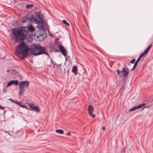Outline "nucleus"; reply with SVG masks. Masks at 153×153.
Wrapping results in <instances>:
<instances>
[{"mask_svg":"<svg viewBox=\"0 0 153 153\" xmlns=\"http://www.w3.org/2000/svg\"><path fill=\"white\" fill-rule=\"evenodd\" d=\"M61 65H62V64H60L58 65H57V66H61Z\"/></svg>","mask_w":153,"mask_h":153,"instance_id":"33","label":"nucleus"},{"mask_svg":"<svg viewBox=\"0 0 153 153\" xmlns=\"http://www.w3.org/2000/svg\"><path fill=\"white\" fill-rule=\"evenodd\" d=\"M146 107H145L144 108H143V109L144 108H145Z\"/></svg>","mask_w":153,"mask_h":153,"instance_id":"39","label":"nucleus"},{"mask_svg":"<svg viewBox=\"0 0 153 153\" xmlns=\"http://www.w3.org/2000/svg\"><path fill=\"white\" fill-rule=\"evenodd\" d=\"M71 132L68 131L65 134H71Z\"/></svg>","mask_w":153,"mask_h":153,"instance_id":"32","label":"nucleus"},{"mask_svg":"<svg viewBox=\"0 0 153 153\" xmlns=\"http://www.w3.org/2000/svg\"><path fill=\"white\" fill-rule=\"evenodd\" d=\"M140 60V58L139 59V58H138L137 59V60H136V61L134 63V65L133 67V68H132V69H131V71H133L135 68L136 67L137 64V63Z\"/></svg>","mask_w":153,"mask_h":153,"instance_id":"12","label":"nucleus"},{"mask_svg":"<svg viewBox=\"0 0 153 153\" xmlns=\"http://www.w3.org/2000/svg\"><path fill=\"white\" fill-rule=\"evenodd\" d=\"M116 71H117L118 75H119L121 72L120 71L119 69H117L116 70Z\"/></svg>","mask_w":153,"mask_h":153,"instance_id":"28","label":"nucleus"},{"mask_svg":"<svg viewBox=\"0 0 153 153\" xmlns=\"http://www.w3.org/2000/svg\"><path fill=\"white\" fill-rule=\"evenodd\" d=\"M30 53L34 56L45 54L49 57V54L46 52V50L39 44H32L30 48Z\"/></svg>","mask_w":153,"mask_h":153,"instance_id":"2","label":"nucleus"},{"mask_svg":"<svg viewBox=\"0 0 153 153\" xmlns=\"http://www.w3.org/2000/svg\"><path fill=\"white\" fill-rule=\"evenodd\" d=\"M146 104L144 103H143L141 104H139L137 106V107L138 108V109L141 108L143 107Z\"/></svg>","mask_w":153,"mask_h":153,"instance_id":"16","label":"nucleus"},{"mask_svg":"<svg viewBox=\"0 0 153 153\" xmlns=\"http://www.w3.org/2000/svg\"><path fill=\"white\" fill-rule=\"evenodd\" d=\"M21 107L23 108H27V106L25 105H22L21 106Z\"/></svg>","mask_w":153,"mask_h":153,"instance_id":"30","label":"nucleus"},{"mask_svg":"<svg viewBox=\"0 0 153 153\" xmlns=\"http://www.w3.org/2000/svg\"><path fill=\"white\" fill-rule=\"evenodd\" d=\"M29 105L30 108L32 109L33 110V109L34 107H35V106L32 103H30Z\"/></svg>","mask_w":153,"mask_h":153,"instance_id":"23","label":"nucleus"},{"mask_svg":"<svg viewBox=\"0 0 153 153\" xmlns=\"http://www.w3.org/2000/svg\"><path fill=\"white\" fill-rule=\"evenodd\" d=\"M60 137H62V136H60Z\"/></svg>","mask_w":153,"mask_h":153,"instance_id":"37","label":"nucleus"},{"mask_svg":"<svg viewBox=\"0 0 153 153\" xmlns=\"http://www.w3.org/2000/svg\"><path fill=\"white\" fill-rule=\"evenodd\" d=\"M33 6V4H27L26 6V7L27 9H29L32 7Z\"/></svg>","mask_w":153,"mask_h":153,"instance_id":"19","label":"nucleus"},{"mask_svg":"<svg viewBox=\"0 0 153 153\" xmlns=\"http://www.w3.org/2000/svg\"><path fill=\"white\" fill-rule=\"evenodd\" d=\"M33 110H35L37 112H39L40 109L38 106H35L34 107Z\"/></svg>","mask_w":153,"mask_h":153,"instance_id":"18","label":"nucleus"},{"mask_svg":"<svg viewBox=\"0 0 153 153\" xmlns=\"http://www.w3.org/2000/svg\"><path fill=\"white\" fill-rule=\"evenodd\" d=\"M125 148H124V149H123V152H124V151H125Z\"/></svg>","mask_w":153,"mask_h":153,"instance_id":"35","label":"nucleus"},{"mask_svg":"<svg viewBox=\"0 0 153 153\" xmlns=\"http://www.w3.org/2000/svg\"><path fill=\"white\" fill-rule=\"evenodd\" d=\"M9 69H8L7 71V72H9Z\"/></svg>","mask_w":153,"mask_h":153,"instance_id":"34","label":"nucleus"},{"mask_svg":"<svg viewBox=\"0 0 153 153\" xmlns=\"http://www.w3.org/2000/svg\"><path fill=\"white\" fill-rule=\"evenodd\" d=\"M138 108L137 107V106H134V107H133L132 108H131V109H130L129 110V112H131L132 111L135 110L136 109H137Z\"/></svg>","mask_w":153,"mask_h":153,"instance_id":"17","label":"nucleus"},{"mask_svg":"<svg viewBox=\"0 0 153 153\" xmlns=\"http://www.w3.org/2000/svg\"><path fill=\"white\" fill-rule=\"evenodd\" d=\"M16 103L18 104V105L20 106V107H21L22 105V104H23L22 102H18L17 101V102H16Z\"/></svg>","mask_w":153,"mask_h":153,"instance_id":"24","label":"nucleus"},{"mask_svg":"<svg viewBox=\"0 0 153 153\" xmlns=\"http://www.w3.org/2000/svg\"><path fill=\"white\" fill-rule=\"evenodd\" d=\"M9 100H10L11 102H13L15 103H16V102H17V100L16 101H14L13 100H12V99L10 98L9 99Z\"/></svg>","mask_w":153,"mask_h":153,"instance_id":"27","label":"nucleus"},{"mask_svg":"<svg viewBox=\"0 0 153 153\" xmlns=\"http://www.w3.org/2000/svg\"><path fill=\"white\" fill-rule=\"evenodd\" d=\"M123 70L121 72L124 73L123 75L124 77H126L128 76L129 74V69L126 66L124 65L122 68Z\"/></svg>","mask_w":153,"mask_h":153,"instance_id":"7","label":"nucleus"},{"mask_svg":"<svg viewBox=\"0 0 153 153\" xmlns=\"http://www.w3.org/2000/svg\"><path fill=\"white\" fill-rule=\"evenodd\" d=\"M6 112V111H4V114L5 112Z\"/></svg>","mask_w":153,"mask_h":153,"instance_id":"36","label":"nucleus"},{"mask_svg":"<svg viewBox=\"0 0 153 153\" xmlns=\"http://www.w3.org/2000/svg\"><path fill=\"white\" fill-rule=\"evenodd\" d=\"M58 46L59 49L58 50L54 48L53 50V51L55 52H59L60 51L63 55L66 56L67 54V51L65 48L62 45H59Z\"/></svg>","mask_w":153,"mask_h":153,"instance_id":"6","label":"nucleus"},{"mask_svg":"<svg viewBox=\"0 0 153 153\" xmlns=\"http://www.w3.org/2000/svg\"><path fill=\"white\" fill-rule=\"evenodd\" d=\"M34 15H27L26 16L22 17L21 19V21L22 23L30 22H34Z\"/></svg>","mask_w":153,"mask_h":153,"instance_id":"5","label":"nucleus"},{"mask_svg":"<svg viewBox=\"0 0 153 153\" xmlns=\"http://www.w3.org/2000/svg\"><path fill=\"white\" fill-rule=\"evenodd\" d=\"M62 22L67 26H69L70 25L68 23L66 20H62Z\"/></svg>","mask_w":153,"mask_h":153,"instance_id":"21","label":"nucleus"},{"mask_svg":"<svg viewBox=\"0 0 153 153\" xmlns=\"http://www.w3.org/2000/svg\"><path fill=\"white\" fill-rule=\"evenodd\" d=\"M55 131L56 133L60 134H63L64 133V131L60 129L56 130Z\"/></svg>","mask_w":153,"mask_h":153,"instance_id":"14","label":"nucleus"},{"mask_svg":"<svg viewBox=\"0 0 153 153\" xmlns=\"http://www.w3.org/2000/svg\"><path fill=\"white\" fill-rule=\"evenodd\" d=\"M88 112H93V107L91 105H89L88 107Z\"/></svg>","mask_w":153,"mask_h":153,"instance_id":"13","label":"nucleus"},{"mask_svg":"<svg viewBox=\"0 0 153 153\" xmlns=\"http://www.w3.org/2000/svg\"><path fill=\"white\" fill-rule=\"evenodd\" d=\"M15 50L16 54L21 55L23 59L26 57L28 55V47L23 41L16 47Z\"/></svg>","mask_w":153,"mask_h":153,"instance_id":"3","label":"nucleus"},{"mask_svg":"<svg viewBox=\"0 0 153 153\" xmlns=\"http://www.w3.org/2000/svg\"><path fill=\"white\" fill-rule=\"evenodd\" d=\"M102 129L103 130H105V127L103 126V127H102Z\"/></svg>","mask_w":153,"mask_h":153,"instance_id":"31","label":"nucleus"},{"mask_svg":"<svg viewBox=\"0 0 153 153\" xmlns=\"http://www.w3.org/2000/svg\"><path fill=\"white\" fill-rule=\"evenodd\" d=\"M34 14L36 17L35 19H42L43 18V15L40 12H35L34 13ZM34 19L35 18H34Z\"/></svg>","mask_w":153,"mask_h":153,"instance_id":"9","label":"nucleus"},{"mask_svg":"<svg viewBox=\"0 0 153 153\" xmlns=\"http://www.w3.org/2000/svg\"><path fill=\"white\" fill-rule=\"evenodd\" d=\"M77 67L76 65H74L72 68V72L74 73V74L75 75H77Z\"/></svg>","mask_w":153,"mask_h":153,"instance_id":"11","label":"nucleus"},{"mask_svg":"<svg viewBox=\"0 0 153 153\" xmlns=\"http://www.w3.org/2000/svg\"><path fill=\"white\" fill-rule=\"evenodd\" d=\"M11 73L12 74L16 75L17 73L15 70H13L12 71Z\"/></svg>","mask_w":153,"mask_h":153,"instance_id":"25","label":"nucleus"},{"mask_svg":"<svg viewBox=\"0 0 153 153\" xmlns=\"http://www.w3.org/2000/svg\"><path fill=\"white\" fill-rule=\"evenodd\" d=\"M18 81L17 80H10L8 82L7 85L6 86V87L7 88L9 86H11L13 84H15L16 85H17L18 84Z\"/></svg>","mask_w":153,"mask_h":153,"instance_id":"10","label":"nucleus"},{"mask_svg":"<svg viewBox=\"0 0 153 153\" xmlns=\"http://www.w3.org/2000/svg\"><path fill=\"white\" fill-rule=\"evenodd\" d=\"M66 135H70V134H66Z\"/></svg>","mask_w":153,"mask_h":153,"instance_id":"38","label":"nucleus"},{"mask_svg":"<svg viewBox=\"0 0 153 153\" xmlns=\"http://www.w3.org/2000/svg\"><path fill=\"white\" fill-rule=\"evenodd\" d=\"M89 115L92 117H95V115L93 113V112H88Z\"/></svg>","mask_w":153,"mask_h":153,"instance_id":"22","label":"nucleus"},{"mask_svg":"<svg viewBox=\"0 0 153 153\" xmlns=\"http://www.w3.org/2000/svg\"><path fill=\"white\" fill-rule=\"evenodd\" d=\"M146 53L144 51L142 53H141L140 54V56H139L138 57V58H139V59L140 58H140L143 57V56H144L145 54H146Z\"/></svg>","mask_w":153,"mask_h":153,"instance_id":"20","label":"nucleus"},{"mask_svg":"<svg viewBox=\"0 0 153 153\" xmlns=\"http://www.w3.org/2000/svg\"><path fill=\"white\" fill-rule=\"evenodd\" d=\"M34 22L38 24V27L40 29V30H42V29L44 26V24L43 21H40L37 19H34Z\"/></svg>","mask_w":153,"mask_h":153,"instance_id":"8","label":"nucleus"},{"mask_svg":"<svg viewBox=\"0 0 153 153\" xmlns=\"http://www.w3.org/2000/svg\"><path fill=\"white\" fill-rule=\"evenodd\" d=\"M5 107L1 106L0 105V109L1 110H4L5 109Z\"/></svg>","mask_w":153,"mask_h":153,"instance_id":"29","label":"nucleus"},{"mask_svg":"<svg viewBox=\"0 0 153 153\" xmlns=\"http://www.w3.org/2000/svg\"><path fill=\"white\" fill-rule=\"evenodd\" d=\"M135 61V59H133L130 61V63L131 64H133L134 63Z\"/></svg>","mask_w":153,"mask_h":153,"instance_id":"26","label":"nucleus"},{"mask_svg":"<svg viewBox=\"0 0 153 153\" xmlns=\"http://www.w3.org/2000/svg\"><path fill=\"white\" fill-rule=\"evenodd\" d=\"M35 29L31 25L29 26L20 27L19 28H14L11 30V33L15 37V42H18L25 38L32 39L33 35L37 41H41L45 38L46 34L45 30H39L34 34L33 33Z\"/></svg>","mask_w":153,"mask_h":153,"instance_id":"1","label":"nucleus"},{"mask_svg":"<svg viewBox=\"0 0 153 153\" xmlns=\"http://www.w3.org/2000/svg\"><path fill=\"white\" fill-rule=\"evenodd\" d=\"M29 82L27 80L20 82L19 83L20 89L19 95H22L24 93L26 89L28 87Z\"/></svg>","mask_w":153,"mask_h":153,"instance_id":"4","label":"nucleus"},{"mask_svg":"<svg viewBox=\"0 0 153 153\" xmlns=\"http://www.w3.org/2000/svg\"><path fill=\"white\" fill-rule=\"evenodd\" d=\"M152 46V45L151 44H150L148 47L144 50V51L146 53H147L149 51V50L150 49V48Z\"/></svg>","mask_w":153,"mask_h":153,"instance_id":"15","label":"nucleus"}]
</instances>
